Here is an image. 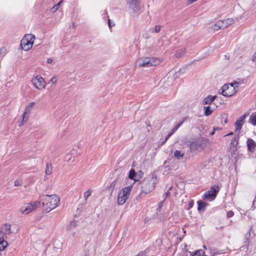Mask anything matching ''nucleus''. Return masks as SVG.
Masks as SVG:
<instances>
[{"label":"nucleus","mask_w":256,"mask_h":256,"mask_svg":"<svg viewBox=\"0 0 256 256\" xmlns=\"http://www.w3.org/2000/svg\"><path fill=\"white\" fill-rule=\"evenodd\" d=\"M40 202H42L44 210L49 212L56 208L60 204V198L56 194L44 195L40 198Z\"/></svg>","instance_id":"1"},{"label":"nucleus","mask_w":256,"mask_h":256,"mask_svg":"<svg viewBox=\"0 0 256 256\" xmlns=\"http://www.w3.org/2000/svg\"><path fill=\"white\" fill-rule=\"evenodd\" d=\"M63 0H60L57 4L52 7V9L54 10V12H56L60 8V6L63 2Z\"/></svg>","instance_id":"32"},{"label":"nucleus","mask_w":256,"mask_h":256,"mask_svg":"<svg viewBox=\"0 0 256 256\" xmlns=\"http://www.w3.org/2000/svg\"><path fill=\"white\" fill-rule=\"evenodd\" d=\"M193 206H194V201L192 200L189 202L188 206L187 209L188 210L192 208Z\"/></svg>","instance_id":"36"},{"label":"nucleus","mask_w":256,"mask_h":256,"mask_svg":"<svg viewBox=\"0 0 256 256\" xmlns=\"http://www.w3.org/2000/svg\"><path fill=\"white\" fill-rule=\"evenodd\" d=\"M6 53V48L5 47H2L0 48V57H3Z\"/></svg>","instance_id":"30"},{"label":"nucleus","mask_w":256,"mask_h":256,"mask_svg":"<svg viewBox=\"0 0 256 256\" xmlns=\"http://www.w3.org/2000/svg\"><path fill=\"white\" fill-rule=\"evenodd\" d=\"M32 81L33 85L36 89L42 90L46 88V82L42 76H36L32 78Z\"/></svg>","instance_id":"9"},{"label":"nucleus","mask_w":256,"mask_h":256,"mask_svg":"<svg viewBox=\"0 0 256 256\" xmlns=\"http://www.w3.org/2000/svg\"><path fill=\"white\" fill-rule=\"evenodd\" d=\"M246 117V115L242 116L239 120L235 123L236 130H238L241 129L242 126L244 124V120Z\"/></svg>","instance_id":"14"},{"label":"nucleus","mask_w":256,"mask_h":256,"mask_svg":"<svg viewBox=\"0 0 256 256\" xmlns=\"http://www.w3.org/2000/svg\"><path fill=\"white\" fill-rule=\"evenodd\" d=\"M160 30V26L158 25L155 26L154 32H158Z\"/></svg>","instance_id":"38"},{"label":"nucleus","mask_w":256,"mask_h":256,"mask_svg":"<svg viewBox=\"0 0 256 256\" xmlns=\"http://www.w3.org/2000/svg\"><path fill=\"white\" fill-rule=\"evenodd\" d=\"M238 85L237 82L225 84L222 88L220 94L226 97L231 96L238 91Z\"/></svg>","instance_id":"5"},{"label":"nucleus","mask_w":256,"mask_h":256,"mask_svg":"<svg viewBox=\"0 0 256 256\" xmlns=\"http://www.w3.org/2000/svg\"><path fill=\"white\" fill-rule=\"evenodd\" d=\"M22 184V180L20 179H18L16 180L14 182V186H20Z\"/></svg>","instance_id":"34"},{"label":"nucleus","mask_w":256,"mask_h":256,"mask_svg":"<svg viewBox=\"0 0 256 256\" xmlns=\"http://www.w3.org/2000/svg\"><path fill=\"white\" fill-rule=\"evenodd\" d=\"M198 0H186V4L190 5Z\"/></svg>","instance_id":"39"},{"label":"nucleus","mask_w":256,"mask_h":256,"mask_svg":"<svg viewBox=\"0 0 256 256\" xmlns=\"http://www.w3.org/2000/svg\"><path fill=\"white\" fill-rule=\"evenodd\" d=\"M30 114L28 113H26V112L24 111V114H22V120L21 121L18 122V126H23L28 120L29 118Z\"/></svg>","instance_id":"16"},{"label":"nucleus","mask_w":256,"mask_h":256,"mask_svg":"<svg viewBox=\"0 0 256 256\" xmlns=\"http://www.w3.org/2000/svg\"><path fill=\"white\" fill-rule=\"evenodd\" d=\"M127 4L130 10L134 13L137 14L140 10V2L137 0H128Z\"/></svg>","instance_id":"11"},{"label":"nucleus","mask_w":256,"mask_h":256,"mask_svg":"<svg viewBox=\"0 0 256 256\" xmlns=\"http://www.w3.org/2000/svg\"><path fill=\"white\" fill-rule=\"evenodd\" d=\"M212 256H214V254Z\"/></svg>","instance_id":"53"},{"label":"nucleus","mask_w":256,"mask_h":256,"mask_svg":"<svg viewBox=\"0 0 256 256\" xmlns=\"http://www.w3.org/2000/svg\"><path fill=\"white\" fill-rule=\"evenodd\" d=\"M252 60V62H256V52L253 54Z\"/></svg>","instance_id":"42"},{"label":"nucleus","mask_w":256,"mask_h":256,"mask_svg":"<svg viewBox=\"0 0 256 256\" xmlns=\"http://www.w3.org/2000/svg\"><path fill=\"white\" fill-rule=\"evenodd\" d=\"M10 224H5L2 226V230L0 231L2 232H3L4 234L6 235L10 234L12 232L10 230Z\"/></svg>","instance_id":"18"},{"label":"nucleus","mask_w":256,"mask_h":256,"mask_svg":"<svg viewBox=\"0 0 256 256\" xmlns=\"http://www.w3.org/2000/svg\"><path fill=\"white\" fill-rule=\"evenodd\" d=\"M216 96H208L206 97L202 100V104H211L216 98Z\"/></svg>","instance_id":"17"},{"label":"nucleus","mask_w":256,"mask_h":256,"mask_svg":"<svg viewBox=\"0 0 256 256\" xmlns=\"http://www.w3.org/2000/svg\"><path fill=\"white\" fill-rule=\"evenodd\" d=\"M35 36L32 34H26L21 40L20 46L25 51L30 50L33 45Z\"/></svg>","instance_id":"7"},{"label":"nucleus","mask_w":256,"mask_h":256,"mask_svg":"<svg viewBox=\"0 0 256 256\" xmlns=\"http://www.w3.org/2000/svg\"><path fill=\"white\" fill-rule=\"evenodd\" d=\"M68 154H67L66 157V159L68 158V160H67V161L68 162H74V158L72 157V156H68Z\"/></svg>","instance_id":"40"},{"label":"nucleus","mask_w":256,"mask_h":256,"mask_svg":"<svg viewBox=\"0 0 256 256\" xmlns=\"http://www.w3.org/2000/svg\"><path fill=\"white\" fill-rule=\"evenodd\" d=\"M204 114L206 116H208L212 114L214 112V108H212L210 106H204Z\"/></svg>","instance_id":"19"},{"label":"nucleus","mask_w":256,"mask_h":256,"mask_svg":"<svg viewBox=\"0 0 256 256\" xmlns=\"http://www.w3.org/2000/svg\"><path fill=\"white\" fill-rule=\"evenodd\" d=\"M132 186H127L122 188L118 194L117 202L119 205H123L128 199L132 190Z\"/></svg>","instance_id":"6"},{"label":"nucleus","mask_w":256,"mask_h":256,"mask_svg":"<svg viewBox=\"0 0 256 256\" xmlns=\"http://www.w3.org/2000/svg\"><path fill=\"white\" fill-rule=\"evenodd\" d=\"M186 52V48H182L177 50L176 52V56L177 58H180L184 56Z\"/></svg>","instance_id":"21"},{"label":"nucleus","mask_w":256,"mask_h":256,"mask_svg":"<svg viewBox=\"0 0 256 256\" xmlns=\"http://www.w3.org/2000/svg\"><path fill=\"white\" fill-rule=\"evenodd\" d=\"M142 192L148 194L152 190L157 183L156 174L152 173L150 177L145 178L141 182Z\"/></svg>","instance_id":"2"},{"label":"nucleus","mask_w":256,"mask_h":256,"mask_svg":"<svg viewBox=\"0 0 256 256\" xmlns=\"http://www.w3.org/2000/svg\"><path fill=\"white\" fill-rule=\"evenodd\" d=\"M136 173L134 169H131L129 172L128 178H129L132 180L136 178Z\"/></svg>","instance_id":"26"},{"label":"nucleus","mask_w":256,"mask_h":256,"mask_svg":"<svg viewBox=\"0 0 256 256\" xmlns=\"http://www.w3.org/2000/svg\"><path fill=\"white\" fill-rule=\"evenodd\" d=\"M203 248H204V249H206V246H203Z\"/></svg>","instance_id":"52"},{"label":"nucleus","mask_w":256,"mask_h":256,"mask_svg":"<svg viewBox=\"0 0 256 256\" xmlns=\"http://www.w3.org/2000/svg\"><path fill=\"white\" fill-rule=\"evenodd\" d=\"M209 140L204 138H198L189 142L190 151H201L208 143Z\"/></svg>","instance_id":"4"},{"label":"nucleus","mask_w":256,"mask_h":256,"mask_svg":"<svg viewBox=\"0 0 256 256\" xmlns=\"http://www.w3.org/2000/svg\"><path fill=\"white\" fill-rule=\"evenodd\" d=\"M219 191V186H214L211 187L210 189L206 191L204 194V198L205 199L212 200L215 198L217 194Z\"/></svg>","instance_id":"10"},{"label":"nucleus","mask_w":256,"mask_h":256,"mask_svg":"<svg viewBox=\"0 0 256 256\" xmlns=\"http://www.w3.org/2000/svg\"><path fill=\"white\" fill-rule=\"evenodd\" d=\"M226 216L228 218H231L234 216V212L232 210L228 211L226 214Z\"/></svg>","instance_id":"37"},{"label":"nucleus","mask_w":256,"mask_h":256,"mask_svg":"<svg viewBox=\"0 0 256 256\" xmlns=\"http://www.w3.org/2000/svg\"><path fill=\"white\" fill-rule=\"evenodd\" d=\"M40 205V201L24 204L20 210V212L24 214H28L36 210Z\"/></svg>","instance_id":"8"},{"label":"nucleus","mask_w":256,"mask_h":256,"mask_svg":"<svg viewBox=\"0 0 256 256\" xmlns=\"http://www.w3.org/2000/svg\"><path fill=\"white\" fill-rule=\"evenodd\" d=\"M167 141V140H166V138H165L162 142V144H164Z\"/></svg>","instance_id":"50"},{"label":"nucleus","mask_w":256,"mask_h":256,"mask_svg":"<svg viewBox=\"0 0 256 256\" xmlns=\"http://www.w3.org/2000/svg\"><path fill=\"white\" fill-rule=\"evenodd\" d=\"M218 24L219 20L213 26L212 28L214 30H218L222 28V27H221V24L219 25Z\"/></svg>","instance_id":"31"},{"label":"nucleus","mask_w":256,"mask_h":256,"mask_svg":"<svg viewBox=\"0 0 256 256\" xmlns=\"http://www.w3.org/2000/svg\"><path fill=\"white\" fill-rule=\"evenodd\" d=\"M182 123L183 121L179 122L178 123L174 126L170 132L173 134L177 130L182 124Z\"/></svg>","instance_id":"28"},{"label":"nucleus","mask_w":256,"mask_h":256,"mask_svg":"<svg viewBox=\"0 0 256 256\" xmlns=\"http://www.w3.org/2000/svg\"><path fill=\"white\" fill-rule=\"evenodd\" d=\"M108 26L110 28H111L112 26L111 25L110 20V19L108 20Z\"/></svg>","instance_id":"49"},{"label":"nucleus","mask_w":256,"mask_h":256,"mask_svg":"<svg viewBox=\"0 0 256 256\" xmlns=\"http://www.w3.org/2000/svg\"><path fill=\"white\" fill-rule=\"evenodd\" d=\"M116 180H114L110 184V186L111 187H114L116 184Z\"/></svg>","instance_id":"45"},{"label":"nucleus","mask_w":256,"mask_h":256,"mask_svg":"<svg viewBox=\"0 0 256 256\" xmlns=\"http://www.w3.org/2000/svg\"><path fill=\"white\" fill-rule=\"evenodd\" d=\"M234 22V20L232 18H228L222 20H219L218 24H221L222 28H224L229 26H230Z\"/></svg>","instance_id":"12"},{"label":"nucleus","mask_w":256,"mask_h":256,"mask_svg":"<svg viewBox=\"0 0 256 256\" xmlns=\"http://www.w3.org/2000/svg\"><path fill=\"white\" fill-rule=\"evenodd\" d=\"M246 144L248 150L252 152H254L256 147V142L251 138H248Z\"/></svg>","instance_id":"13"},{"label":"nucleus","mask_w":256,"mask_h":256,"mask_svg":"<svg viewBox=\"0 0 256 256\" xmlns=\"http://www.w3.org/2000/svg\"><path fill=\"white\" fill-rule=\"evenodd\" d=\"M172 134L171 132H170V134H168V136H166V140H168L169 138H170V137Z\"/></svg>","instance_id":"47"},{"label":"nucleus","mask_w":256,"mask_h":256,"mask_svg":"<svg viewBox=\"0 0 256 256\" xmlns=\"http://www.w3.org/2000/svg\"><path fill=\"white\" fill-rule=\"evenodd\" d=\"M218 128H214V131H213V132H210V135H213V134H214V131H215L216 130H218Z\"/></svg>","instance_id":"48"},{"label":"nucleus","mask_w":256,"mask_h":256,"mask_svg":"<svg viewBox=\"0 0 256 256\" xmlns=\"http://www.w3.org/2000/svg\"><path fill=\"white\" fill-rule=\"evenodd\" d=\"M92 190L91 188H88L84 194V198L86 201L88 197L92 194Z\"/></svg>","instance_id":"24"},{"label":"nucleus","mask_w":256,"mask_h":256,"mask_svg":"<svg viewBox=\"0 0 256 256\" xmlns=\"http://www.w3.org/2000/svg\"><path fill=\"white\" fill-rule=\"evenodd\" d=\"M172 188V186H170V187L169 188L168 190V191L165 193V195H166V197H167V196H169V194H170L169 191H170Z\"/></svg>","instance_id":"44"},{"label":"nucleus","mask_w":256,"mask_h":256,"mask_svg":"<svg viewBox=\"0 0 256 256\" xmlns=\"http://www.w3.org/2000/svg\"><path fill=\"white\" fill-rule=\"evenodd\" d=\"M184 154L182 153L180 151L176 150L174 152V156L177 159H180V158L184 156Z\"/></svg>","instance_id":"25"},{"label":"nucleus","mask_w":256,"mask_h":256,"mask_svg":"<svg viewBox=\"0 0 256 256\" xmlns=\"http://www.w3.org/2000/svg\"><path fill=\"white\" fill-rule=\"evenodd\" d=\"M4 232L0 231V250H4L8 245L7 242L4 238Z\"/></svg>","instance_id":"15"},{"label":"nucleus","mask_w":256,"mask_h":256,"mask_svg":"<svg viewBox=\"0 0 256 256\" xmlns=\"http://www.w3.org/2000/svg\"><path fill=\"white\" fill-rule=\"evenodd\" d=\"M233 134V132H231L229 133L228 135H231V134Z\"/></svg>","instance_id":"51"},{"label":"nucleus","mask_w":256,"mask_h":256,"mask_svg":"<svg viewBox=\"0 0 256 256\" xmlns=\"http://www.w3.org/2000/svg\"><path fill=\"white\" fill-rule=\"evenodd\" d=\"M198 210H204L207 205L206 203L202 201H198Z\"/></svg>","instance_id":"23"},{"label":"nucleus","mask_w":256,"mask_h":256,"mask_svg":"<svg viewBox=\"0 0 256 256\" xmlns=\"http://www.w3.org/2000/svg\"><path fill=\"white\" fill-rule=\"evenodd\" d=\"M76 221H72L70 222V224L68 226V228L70 230L73 228L76 227Z\"/></svg>","instance_id":"33"},{"label":"nucleus","mask_w":256,"mask_h":256,"mask_svg":"<svg viewBox=\"0 0 256 256\" xmlns=\"http://www.w3.org/2000/svg\"><path fill=\"white\" fill-rule=\"evenodd\" d=\"M35 104L36 103L34 102H31L26 104L24 110V111L26 112V113L30 114Z\"/></svg>","instance_id":"20"},{"label":"nucleus","mask_w":256,"mask_h":256,"mask_svg":"<svg viewBox=\"0 0 256 256\" xmlns=\"http://www.w3.org/2000/svg\"><path fill=\"white\" fill-rule=\"evenodd\" d=\"M135 177H136V178L133 179V180L135 181H138L141 178V176H140L136 174Z\"/></svg>","instance_id":"43"},{"label":"nucleus","mask_w":256,"mask_h":256,"mask_svg":"<svg viewBox=\"0 0 256 256\" xmlns=\"http://www.w3.org/2000/svg\"><path fill=\"white\" fill-rule=\"evenodd\" d=\"M136 256H147L143 252H141V253H138Z\"/></svg>","instance_id":"46"},{"label":"nucleus","mask_w":256,"mask_h":256,"mask_svg":"<svg viewBox=\"0 0 256 256\" xmlns=\"http://www.w3.org/2000/svg\"><path fill=\"white\" fill-rule=\"evenodd\" d=\"M162 61L160 58L145 57L138 58L136 63L138 67L149 68L159 64Z\"/></svg>","instance_id":"3"},{"label":"nucleus","mask_w":256,"mask_h":256,"mask_svg":"<svg viewBox=\"0 0 256 256\" xmlns=\"http://www.w3.org/2000/svg\"><path fill=\"white\" fill-rule=\"evenodd\" d=\"M250 122L254 126H256V114H252L250 118Z\"/></svg>","instance_id":"27"},{"label":"nucleus","mask_w":256,"mask_h":256,"mask_svg":"<svg viewBox=\"0 0 256 256\" xmlns=\"http://www.w3.org/2000/svg\"><path fill=\"white\" fill-rule=\"evenodd\" d=\"M47 62L48 64H54V60L52 58H49L47 60Z\"/></svg>","instance_id":"41"},{"label":"nucleus","mask_w":256,"mask_h":256,"mask_svg":"<svg viewBox=\"0 0 256 256\" xmlns=\"http://www.w3.org/2000/svg\"><path fill=\"white\" fill-rule=\"evenodd\" d=\"M45 172L46 174L50 175L52 172V167L50 165L46 164Z\"/></svg>","instance_id":"29"},{"label":"nucleus","mask_w":256,"mask_h":256,"mask_svg":"<svg viewBox=\"0 0 256 256\" xmlns=\"http://www.w3.org/2000/svg\"><path fill=\"white\" fill-rule=\"evenodd\" d=\"M191 256H208L204 255V252L202 250H198L193 254H190Z\"/></svg>","instance_id":"22"},{"label":"nucleus","mask_w":256,"mask_h":256,"mask_svg":"<svg viewBox=\"0 0 256 256\" xmlns=\"http://www.w3.org/2000/svg\"><path fill=\"white\" fill-rule=\"evenodd\" d=\"M58 81V78L56 76H53L50 80V82L53 84H56Z\"/></svg>","instance_id":"35"}]
</instances>
